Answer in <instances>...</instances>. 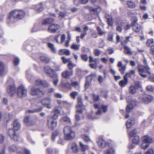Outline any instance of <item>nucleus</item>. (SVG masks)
<instances>
[{
	"label": "nucleus",
	"instance_id": "f257e3e1",
	"mask_svg": "<svg viewBox=\"0 0 154 154\" xmlns=\"http://www.w3.org/2000/svg\"><path fill=\"white\" fill-rule=\"evenodd\" d=\"M25 14V12L22 10H13L9 13L7 22L8 23H13L14 22L15 19H22L24 17Z\"/></svg>",
	"mask_w": 154,
	"mask_h": 154
},
{
	"label": "nucleus",
	"instance_id": "f03ea898",
	"mask_svg": "<svg viewBox=\"0 0 154 154\" xmlns=\"http://www.w3.org/2000/svg\"><path fill=\"white\" fill-rule=\"evenodd\" d=\"M64 134V139L66 140H70L73 139L75 136V132L72 130L71 127L66 126L63 129Z\"/></svg>",
	"mask_w": 154,
	"mask_h": 154
},
{
	"label": "nucleus",
	"instance_id": "7ed1b4c3",
	"mask_svg": "<svg viewBox=\"0 0 154 154\" xmlns=\"http://www.w3.org/2000/svg\"><path fill=\"white\" fill-rule=\"evenodd\" d=\"M30 93L32 96L41 97L45 94L46 92L41 90L40 88L37 87L36 85H34L31 88Z\"/></svg>",
	"mask_w": 154,
	"mask_h": 154
},
{
	"label": "nucleus",
	"instance_id": "20e7f679",
	"mask_svg": "<svg viewBox=\"0 0 154 154\" xmlns=\"http://www.w3.org/2000/svg\"><path fill=\"white\" fill-rule=\"evenodd\" d=\"M128 104L126 107L127 112H131L134 107L137 105V102L135 99H133L131 97H128L126 98Z\"/></svg>",
	"mask_w": 154,
	"mask_h": 154
},
{
	"label": "nucleus",
	"instance_id": "39448f33",
	"mask_svg": "<svg viewBox=\"0 0 154 154\" xmlns=\"http://www.w3.org/2000/svg\"><path fill=\"white\" fill-rule=\"evenodd\" d=\"M94 106L96 109H98V111L96 112L97 115H100L102 114V112H105L107 110V106L103 105L97 104H95Z\"/></svg>",
	"mask_w": 154,
	"mask_h": 154
},
{
	"label": "nucleus",
	"instance_id": "423d86ee",
	"mask_svg": "<svg viewBox=\"0 0 154 154\" xmlns=\"http://www.w3.org/2000/svg\"><path fill=\"white\" fill-rule=\"evenodd\" d=\"M17 94L19 97H25L27 94V91L23 85L20 86L17 89Z\"/></svg>",
	"mask_w": 154,
	"mask_h": 154
},
{
	"label": "nucleus",
	"instance_id": "0eeeda50",
	"mask_svg": "<svg viewBox=\"0 0 154 154\" xmlns=\"http://www.w3.org/2000/svg\"><path fill=\"white\" fill-rule=\"evenodd\" d=\"M137 68L139 73L145 72V70H146V72L148 74H150L151 73L150 71V69L147 65H145L144 66L141 65H138Z\"/></svg>",
	"mask_w": 154,
	"mask_h": 154
},
{
	"label": "nucleus",
	"instance_id": "6e6552de",
	"mask_svg": "<svg viewBox=\"0 0 154 154\" xmlns=\"http://www.w3.org/2000/svg\"><path fill=\"white\" fill-rule=\"evenodd\" d=\"M78 104L76 106V110L82 111L85 109V106L82 103V98L81 96H79L77 98Z\"/></svg>",
	"mask_w": 154,
	"mask_h": 154
},
{
	"label": "nucleus",
	"instance_id": "1a4fd4ad",
	"mask_svg": "<svg viewBox=\"0 0 154 154\" xmlns=\"http://www.w3.org/2000/svg\"><path fill=\"white\" fill-rule=\"evenodd\" d=\"M44 70L45 73L50 77L53 78L54 76H56L54 70L49 66H45L44 67Z\"/></svg>",
	"mask_w": 154,
	"mask_h": 154
},
{
	"label": "nucleus",
	"instance_id": "9d476101",
	"mask_svg": "<svg viewBox=\"0 0 154 154\" xmlns=\"http://www.w3.org/2000/svg\"><path fill=\"white\" fill-rule=\"evenodd\" d=\"M40 102L43 105L45 106L48 109H51L52 107V106L50 104L51 102L50 98L43 99L40 101Z\"/></svg>",
	"mask_w": 154,
	"mask_h": 154
},
{
	"label": "nucleus",
	"instance_id": "9b49d317",
	"mask_svg": "<svg viewBox=\"0 0 154 154\" xmlns=\"http://www.w3.org/2000/svg\"><path fill=\"white\" fill-rule=\"evenodd\" d=\"M137 19L136 18L133 21L132 23L133 30L136 32H139L141 29V26L137 23Z\"/></svg>",
	"mask_w": 154,
	"mask_h": 154
},
{
	"label": "nucleus",
	"instance_id": "f8f14e48",
	"mask_svg": "<svg viewBox=\"0 0 154 154\" xmlns=\"http://www.w3.org/2000/svg\"><path fill=\"white\" fill-rule=\"evenodd\" d=\"M60 26L56 24H53L49 26L48 30L49 32H55L60 28Z\"/></svg>",
	"mask_w": 154,
	"mask_h": 154
},
{
	"label": "nucleus",
	"instance_id": "ddd939ff",
	"mask_svg": "<svg viewBox=\"0 0 154 154\" xmlns=\"http://www.w3.org/2000/svg\"><path fill=\"white\" fill-rule=\"evenodd\" d=\"M153 99L152 96L146 94L144 96L142 99L143 103L147 104L150 102Z\"/></svg>",
	"mask_w": 154,
	"mask_h": 154
},
{
	"label": "nucleus",
	"instance_id": "4468645a",
	"mask_svg": "<svg viewBox=\"0 0 154 154\" xmlns=\"http://www.w3.org/2000/svg\"><path fill=\"white\" fill-rule=\"evenodd\" d=\"M15 87L14 85H10L9 87L7 88V92L11 96H12L14 95L15 93Z\"/></svg>",
	"mask_w": 154,
	"mask_h": 154
},
{
	"label": "nucleus",
	"instance_id": "2eb2a0df",
	"mask_svg": "<svg viewBox=\"0 0 154 154\" xmlns=\"http://www.w3.org/2000/svg\"><path fill=\"white\" fill-rule=\"evenodd\" d=\"M73 70L68 71L66 70L62 73L63 77L65 79H69L73 75Z\"/></svg>",
	"mask_w": 154,
	"mask_h": 154
},
{
	"label": "nucleus",
	"instance_id": "dca6fc26",
	"mask_svg": "<svg viewBox=\"0 0 154 154\" xmlns=\"http://www.w3.org/2000/svg\"><path fill=\"white\" fill-rule=\"evenodd\" d=\"M35 84L37 85H42L45 87L49 86V84L45 81H42L40 79L36 80L35 81Z\"/></svg>",
	"mask_w": 154,
	"mask_h": 154
},
{
	"label": "nucleus",
	"instance_id": "f3484780",
	"mask_svg": "<svg viewBox=\"0 0 154 154\" xmlns=\"http://www.w3.org/2000/svg\"><path fill=\"white\" fill-rule=\"evenodd\" d=\"M24 122L28 126L32 125L35 124V122L32 120L28 116H26L24 119Z\"/></svg>",
	"mask_w": 154,
	"mask_h": 154
},
{
	"label": "nucleus",
	"instance_id": "a211bd4d",
	"mask_svg": "<svg viewBox=\"0 0 154 154\" xmlns=\"http://www.w3.org/2000/svg\"><path fill=\"white\" fill-rule=\"evenodd\" d=\"M128 82V78L126 75H124L123 80L120 81L119 83V85L121 87H124L126 85Z\"/></svg>",
	"mask_w": 154,
	"mask_h": 154
},
{
	"label": "nucleus",
	"instance_id": "6ab92c4d",
	"mask_svg": "<svg viewBox=\"0 0 154 154\" xmlns=\"http://www.w3.org/2000/svg\"><path fill=\"white\" fill-rule=\"evenodd\" d=\"M108 146L109 149L107 150L106 154H114L115 151L113 149V147L114 145L112 142H111L108 144Z\"/></svg>",
	"mask_w": 154,
	"mask_h": 154
},
{
	"label": "nucleus",
	"instance_id": "aec40b11",
	"mask_svg": "<svg viewBox=\"0 0 154 154\" xmlns=\"http://www.w3.org/2000/svg\"><path fill=\"white\" fill-rule=\"evenodd\" d=\"M58 53L60 55L65 54L67 56H69L70 55L71 52L69 49H60Z\"/></svg>",
	"mask_w": 154,
	"mask_h": 154
},
{
	"label": "nucleus",
	"instance_id": "412c9836",
	"mask_svg": "<svg viewBox=\"0 0 154 154\" xmlns=\"http://www.w3.org/2000/svg\"><path fill=\"white\" fill-rule=\"evenodd\" d=\"M98 146L101 148H104L106 145V142L102 138H100L97 142Z\"/></svg>",
	"mask_w": 154,
	"mask_h": 154
},
{
	"label": "nucleus",
	"instance_id": "4be33fe9",
	"mask_svg": "<svg viewBox=\"0 0 154 154\" xmlns=\"http://www.w3.org/2000/svg\"><path fill=\"white\" fill-rule=\"evenodd\" d=\"M14 129L15 131H17L19 129L20 127V124L18 120H15L13 123Z\"/></svg>",
	"mask_w": 154,
	"mask_h": 154
},
{
	"label": "nucleus",
	"instance_id": "5701e85b",
	"mask_svg": "<svg viewBox=\"0 0 154 154\" xmlns=\"http://www.w3.org/2000/svg\"><path fill=\"white\" fill-rule=\"evenodd\" d=\"M43 109V108L42 107H40L39 108L35 109L32 110H29L26 111V113H34L35 112H41Z\"/></svg>",
	"mask_w": 154,
	"mask_h": 154
},
{
	"label": "nucleus",
	"instance_id": "b1692460",
	"mask_svg": "<svg viewBox=\"0 0 154 154\" xmlns=\"http://www.w3.org/2000/svg\"><path fill=\"white\" fill-rule=\"evenodd\" d=\"M134 118H131L126 122V126L127 128H130L133 125L134 123Z\"/></svg>",
	"mask_w": 154,
	"mask_h": 154
},
{
	"label": "nucleus",
	"instance_id": "393cba45",
	"mask_svg": "<svg viewBox=\"0 0 154 154\" xmlns=\"http://www.w3.org/2000/svg\"><path fill=\"white\" fill-rule=\"evenodd\" d=\"M142 140L149 144L153 142L152 139L148 135L144 136L142 138Z\"/></svg>",
	"mask_w": 154,
	"mask_h": 154
},
{
	"label": "nucleus",
	"instance_id": "a878e982",
	"mask_svg": "<svg viewBox=\"0 0 154 154\" xmlns=\"http://www.w3.org/2000/svg\"><path fill=\"white\" fill-rule=\"evenodd\" d=\"M71 148L73 152L77 153L79 151V149L77 145L75 143L71 144Z\"/></svg>",
	"mask_w": 154,
	"mask_h": 154
},
{
	"label": "nucleus",
	"instance_id": "bb28decb",
	"mask_svg": "<svg viewBox=\"0 0 154 154\" xmlns=\"http://www.w3.org/2000/svg\"><path fill=\"white\" fill-rule=\"evenodd\" d=\"M42 3L34 6L33 8L36 10L37 12H40L42 11L43 8L42 6Z\"/></svg>",
	"mask_w": 154,
	"mask_h": 154
},
{
	"label": "nucleus",
	"instance_id": "cd10ccee",
	"mask_svg": "<svg viewBox=\"0 0 154 154\" xmlns=\"http://www.w3.org/2000/svg\"><path fill=\"white\" fill-rule=\"evenodd\" d=\"M54 20L52 18H48L44 20L42 22V23L43 25L49 24L52 23Z\"/></svg>",
	"mask_w": 154,
	"mask_h": 154
},
{
	"label": "nucleus",
	"instance_id": "c85d7f7f",
	"mask_svg": "<svg viewBox=\"0 0 154 154\" xmlns=\"http://www.w3.org/2000/svg\"><path fill=\"white\" fill-rule=\"evenodd\" d=\"M105 17L107 19L108 24L109 26H112L113 24V21L112 17L108 14L105 15Z\"/></svg>",
	"mask_w": 154,
	"mask_h": 154
},
{
	"label": "nucleus",
	"instance_id": "c756f323",
	"mask_svg": "<svg viewBox=\"0 0 154 154\" xmlns=\"http://www.w3.org/2000/svg\"><path fill=\"white\" fill-rule=\"evenodd\" d=\"M40 59L42 62L46 63H48L50 60V59L46 55L41 56Z\"/></svg>",
	"mask_w": 154,
	"mask_h": 154
},
{
	"label": "nucleus",
	"instance_id": "7c9ffc66",
	"mask_svg": "<svg viewBox=\"0 0 154 154\" xmlns=\"http://www.w3.org/2000/svg\"><path fill=\"white\" fill-rule=\"evenodd\" d=\"M54 113H58L59 114L63 115L64 113L63 111L62 108L60 107H58L56 108L54 110Z\"/></svg>",
	"mask_w": 154,
	"mask_h": 154
},
{
	"label": "nucleus",
	"instance_id": "2f4dec72",
	"mask_svg": "<svg viewBox=\"0 0 154 154\" xmlns=\"http://www.w3.org/2000/svg\"><path fill=\"white\" fill-rule=\"evenodd\" d=\"M79 145L82 151L84 152L89 149L88 145L84 144L81 142H80Z\"/></svg>",
	"mask_w": 154,
	"mask_h": 154
},
{
	"label": "nucleus",
	"instance_id": "473e14b6",
	"mask_svg": "<svg viewBox=\"0 0 154 154\" xmlns=\"http://www.w3.org/2000/svg\"><path fill=\"white\" fill-rule=\"evenodd\" d=\"M82 111H79L76 110V113L75 114V118L77 121H79L80 119V117L82 116Z\"/></svg>",
	"mask_w": 154,
	"mask_h": 154
},
{
	"label": "nucleus",
	"instance_id": "72a5a7b5",
	"mask_svg": "<svg viewBox=\"0 0 154 154\" xmlns=\"http://www.w3.org/2000/svg\"><path fill=\"white\" fill-rule=\"evenodd\" d=\"M89 10L91 12H93L95 13L98 14L100 12L101 9L100 7H98L96 8H94L90 7L89 8Z\"/></svg>",
	"mask_w": 154,
	"mask_h": 154
},
{
	"label": "nucleus",
	"instance_id": "f704fd0d",
	"mask_svg": "<svg viewBox=\"0 0 154 154\" xmlns=\"http://www.w3.org/2000/svg\"><path fill=\"white\" fill-rule=\"evenodd\" d=\"M18 147L15 145H12L8 147V150L10 152H14L17 150Z\"/></svg>",
	"mask_w": 154,
	"mask_h": 154
},
{
	"label": "nucleus",
	"instance_id": "c9c22d12",
	"mask_svg": "<svg viewBox=\"0 0 154 154\" xmlns=\"http://www.w3.org/2000/svg\"><path fill=\"white\" fill-rule=\"evenodd\" d=\"M124 48L125 49L124 53L125 54H132V52L130 48L127 46H124Z\"/></svg>",
	"mask_w": 154,
	"mask_h": 154
},
{
	"label": "nucleus",
	"instance_id": "e433bc0d",
	"mask_svg": "<svg viewBox=\"0 0 154 154\" xmlns=\"http://www.w3.org/2000/svg\"><path fill=\"white\" fill-rule=\"evenodd\" d=\"M5 69V65L4 63L0 61V75H2L4 73Z\"/></svg>",
	"mask_w": 154,
	"mask_h": 154
},
{
	"label": "nucleus",
	"instance_id": "4c0bfd02",
	"mask_svg": "<svg viewBox=\"0 0 154 154\" xmlns=\"http://www.w3.org/2000/svg\"><path fill=\"white\" fill-rule=\"evenodd\" d=\"M132 142L133 143L137 144L140 142V137L138 135H135V136L133 137Z\"/></svg>",
	"mask_w": 154,
	"mask_h": 154
},
{
	"label": "nucleus",
	"instance_id": "58836bf2",
	"mask_svg": "<svg viewBox=\"0 0 154 154\" xmlns=\"http://www.w3.org/2000/svg\"><path fill=\"white\" fill-rule=\"evenodd\" d=\"M49 48L51 50V51L54 53H56V51L55 48L54 46V45L51 43H49L48 44Z\"/></svg>",
	"mask_w": 154,
	"mask_h": 154
},
{
	"label": "nucleus",
	"instance_id": "ea45409f",
	"mask_svg": "<svg viewBox=\"0 0 154 154\" xmlns=\"http://www.w3.org/2000/svg\"><path fill=\"white\" fill-rule=\"evenodd\" d=\"M128 134L130 137H133L135 136V135H138L137 131L136 129H134L131 132L128 133Z\"/></svg>",
	"mask_w": 154,
	"mask_h": 154
},
{
	"label": "nucleus",
	"instance_id": "a19ab883",
	"mask_svg": "<svg viewBox=\"0 0 154 154\" xmlns=\"http://www.w3.org/2000/svg\"><path fill=\"white\" fill-rule=\"evenodd\" d=\"M58 117V115L56 113H54L53 116L52 117H49L48 119V124H49L50 123V121L52 120V119H54V120H55L57 119Z\"/></svg>",
	"mask_w": 154,
	"mask_h": 154
},
{
	"label": "nucleus",
	"instance_id": "79ce46f5",
	"mask_svg": "<svg viewBox=\"0 0 154 154\" xmlns=\"http://www.w3.org/2000/svg\"><path fill=\"white\" fill-rule=\"evenodd\" d=\"M12 118V115L9 113H7L5 114V119L7 122Z\"/></svg>",
	"mask_w": 154,
	"mask_h": 154
},
{
	"label": "nucleus",
	"instance_id": "37998d69",
	"mask_svg": "<svg viewBox=\"0 0 154 154\" xmlns=\"http://www.w3.org/2000/svg\"><path fill=\"white\" fill-rule=\"evenodd\" d=\"M80 45H76L73 43L71 46V48L75 50H78L79 49Z\"/></svg>",
	"mask_w": 154,
	"mask_h": 154
},
{
	"label": "nucleus",
	"instance_id": "c03bdc74",
	"mask_svg": "<svg viewBox=\"0 0 154 154\" xmlns=\"http://www.w3.org/2000/svg\"><path fill=\"white\" fill-rule=\"evenodd\" d=\"M128 6L131 8H133L135 7V4L134 2L131 1H128L127 2Z\"/></svg>",
	"mask_w": 154,
	"mask_h": 154
},
{
	"label": "nucleus",
	"instance_id": "a18cd8bd",
	"mask_svg": "<svg viewBox=\"0 0 154 154\" xmlns=\"http://www.w3.org/2000/svg\"><path fill=\"white\" fill-rule=\"evenodd\" d=\"M50 123H51V126H49L50 128H51L52 129H53L56 126L57 122L56 120H52L51 122H50ZM50 124H48V125H49Z\"/></svg>",
	"mask_w": 154,
	"mask_h": 154
},
{
	"label": "nucleus",
	"instance_id": "49530a36",
	"mask_svg": "<svg viewBox=\"0 0 154 154\" xmlns=\"http://www.w3.org/2000/svg\"><path fill=\"white\" fill-rule=\"evenodd\" d=\"M129 92L130 94H134L136 92V88L133 85H131L129 87Z\"/></svg>",
	"mask_w": 154,
	"mask_h": 154
},
{
	"label": "nucleus",
	"instance_id": "de8ad7c7",
	"mask_svg": "<svg viewBox=\"0 0 154 154\" xmlns=\"http://www.w3.org/2000/svg\"><path fill=\"white\" fill-rule=\"evenodd\" d=\"M15 131L14 129V130L12 128L10 129L8 131V134L11 139L12 138V136L15 133Z\"/></svg>",
	"mask_w": 154,
	"mask_h": 154
},
{
	"label": "nucleus",
	"instance_id": "09e8293b",
	"mask_svg": "<svg viewBox=\"0 0 154 154\" xmlns=\"http://www.w3.org/2000/svg\"><path fill=\"white\" fill-rule=\"evenodd\" d=\"M97 29L98 32V34L99 35H102L105 33V32L102 30L100 27L97 26Z\"/></svg>",
	"mask_w": 154,
	"mask_h": 154
},
{
	"label": "nucleus",
	"instance_id": "8fccbe9b",
	"mask_svg": "<svg viewBox=\"0 0 154 154\" xmlns=\"http://www.w3.org/2000/svg\"><path fill=\"white\" fill-rule=\"evenodd\" d=\"M61 58L64 64H66L67 63H69L71 61L70 58H66L64 57H62Z\"/></svg>",
	"mask_w": 154,
	"mask_h": 154
},
{
	"label": "nucleus",
	"instance_id": "3c124183",
	"mask_svg": "<svg viewBox=\"0 0 154 154\" xmlns=\"http://www.w3.org/2000/svg\"><path fill=\"white\" fill-rule=\"evenodd\" d=\"M126 68V65H123L122 66L119 67V70L121 74H123L124 73Z\"/></svg>",
	"mask_w": 154,
	"mask_h": 154
},
{
	"label": "nucleus",
	"instance_id": "603ef678",
	"mask_svg": "<svg viewBox=\"0 0 154 154\" xmlns=\"http://www.w3.org/2000/svg\"><path fill=\"white\" fill-rule=\"evenodd\" d=\"M149 144L143 141V143L141 145V147L142 149H145L147 148L149 146Z\"/></svg>",
	"mask_w": 154,
	"mask_h": 154
},
{
	"label": "nucleus",
	"instance_id": "864d4df0",
	"mask_svg": "<svg viewBox=\"0 0 154 154\" xmlns=\"http://www.w3.org/2000/svg\"><path fill=\"white\" fill-rule=\"evenodd\" d=\"M78 94V93L77 92L73 91L70 93V96L73 99H75L76 97Z\"/></svg>",
	"mask_w": 154,
	"mask_h": 154
},
{
	"label": "nucleus",
	"instance_id": "5fc2aeb1",
	"mask_svg": "<svg viewBox=\"0 0 154 154\" xmlns=\"http://www.w3.org/2000/svg\"><path fill=\"white\" fill-rule=\"evenodd\" d=\"M135 71L134 70H131L129 72L127 73L125 75H126L128 77H130L131 76V75L134 74L135 73Z\"/></svg>",
	"mask_w": 154,
	"mask_h": 154
},
{
	"label": "nucleus",
	"instance_id": "6e6d98bb",
	"mask_svg": "<svg viewBox=\"0 0 154 154\" xmlns=\"http://www.w3.org/2000/svg\"><path fill=\"white\" fill-rule=\"evenodd\" d=\"M58 133L59 132L57 131H56L53 133L52 136V140L54 141L55 137L58 136Z\"/></svg>",
	"mask_w": 154,
	"mask_h": 154
},
{
	"label": "nucleus",
	"instance_id": "4d7b16f0",
	"mask_svg": "<svg viewBox=\"0 0 154 154\" xmlns=\"http://www.w3.org/2000/svg\"><path fill=\"white\" fill-rule=\"evenodd\" d=\"M146 89L147 91L150 92H153L154 91V87L151 85L147 86L146 87Z\"/></svg>",
	"mask_w": 154,
	"mask_h": 154
},
{
	"label": "nucleus",
	"instance_id": "13d9d810",
	"mask_svg": "<svg viewBox=\"0 0 154 154\" xmlns=\"http://www.w3.org/2000/svg\"><path fill=\"white\" fill-rule=\"evenodd\" d=\"M82 138L84 139V140L87 142H89L91 141V140L90 139L89 137L85 134H83L82 135Z\"/></svg>",
	"mask_w": 154,
	"mask_h": 154
},
{
	"label": "nucleus",
	"instance_id": "bf43d9fd",
	"mask_svg": "<svg viewBox=\"0 0 154 154\" xmlns=\"http://www.w3.org/2000/svg\"><path fill=\"white\" fill-rule=\"evenodd\" d=\"M95 75V74H91L88 75L87 78L86 80L91 82Z\"/></svg>",
	"mask_w": 154,
	"mask_h": 154
},
{
	"label": "nucleus",
	"instance_id": "052dcab7",
	"mask_svg": "<svg viewBox=\"0 0 154 154\" xmlns=\"http://www.w3.org/2000/svg\"><path fill=\"white\" fill-rule=\"evenodd\" d=\"M56 76H54V78H55V79L53 80V82L54 85L55 86H57V82L59 81V79L57 77V75H56Z\"/></svg>",
	"mask_w": 154,
	"mask_h": 154
},
{
	"label": "nucleus",
	"instance_id": "680f3d73",
	"mask_svg": "<svg viewBox=\"0 0 154 154\" xmlns=\"http://www.w3.org/2000/svg\"><path fill=\"white\" fill-rule=\"evenodd\" d=\"M108 40L111 42L113 41V34L112 33H109L108 36Z\"/></svg>",
	"mask_w": 154,
	"mask_h": 154
},
{
	"label": "nucleus",
	"instance_id": "e2e57ef3",
	"mask_svg": "<svg viewBox=\"0 0 154 154\" xmlns=\"http://www.w3.org/2000/svg\"><path fill=\"white\" fill-rule=\"evenodd\" d=\"M75 66V65L73 64L72 61L69 62L68 64V67L71 70H72L73 68Z\"/></svg>",
	"mask_w": 154,
	"mask_h": 154
},
{
	"label": "nucleus",
	"instance_id": "0e129e2a",
	"mask_svg": "<svg viewBox=\"0 0 154 154\" xmlns=\"http://www.w3.org/2000/svg\"><path fill=\"white\" fill-rule=\"evenodd\" d=\"M153 43V40L152 38L148 39L146 43L147 46H149L150 45Z\"/></svg>",
	"mask_w": 154,
	"mask_h": 154
},
{
	"label": "nucleus",
	"instance_id": "69168bd1",
	"mask_svg": "<svg viewBox=\"0 0 154 154\" xmlns=\"http://www.w3.org/2000/svg\"><path fill=\"white\" fill-rule=\"evenodd\" d=\"M63 85L66 88L69 89H71V85L70 83L67 82L63 83Z\"/></svg>",
	"mask_w": 154,
	"mask_h": 154
},
{
	"label": "nucleus",
	"instance_id": "338daca9",
	"mask_svg": "<svg viewBox=\"0 0 154 154\" xmlns=\"http://www.w3.org/2000/svg\"><path fill=\"white\" fill-rule=\"evenodd\" d=\"M81 57L83 60L85 61H86L88 60V57L87 54H81Z\"/></svg>",
	"mask_w": 154,
	"mask_h": 154
},
{
	"label": "nucleus",
	"instance_id": "774afa93",
	"mask_svg": "<svg viewBox=\"0 0 154 154\" xmlns=\"http://www.w3.org/2000/svg\"><path fill=\"white\" fill-rule=\"evenodd\" d=\"M154 150L152 149H150L146 151L145 154H154Z\"/></svg>",
	"mask_w": 154,
	"mask_h": 154
}]
</instances>
